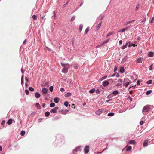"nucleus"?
Returning a JSON list of instances; mask_svg holds the SVG:
<instances>
[{"mask_svg": "<svg viewBox=\"0 0 154 154\" xmlns=\"http://www.w3.org/2000/svg\"><path fill=\"white\" fill-rule=\"evenodd\" d=\"M79 149V148L78 147H77L76 149H74L73 151V153L74 154H76V152L77 151V150L78 149Z\"/></svg>", "mask_w": 154, "mask_h": 154, "instance_id": "5701e85b", "label": "nucleus"}, {"mask_svg": "<svg viewBox=\"0 0 154 154\" xmlns=\"http://www.w3.org/2000/svg\"><path fill=\"white\" fill-rule=\"evenodd\" d=\"M53 87L52 86H51L49 88V90L51 92H52L53 91Z\"/></svg>", "mask_w": 154, "mask_h": 154, "instance_id": "58836bf2", "label": "nucleus"}, {"mask_svg": "<svg viewBox=\"0 0 154 154\" xmlns=\"http://www.w3.org/2000/svg\"><path fill=\"white\" fill-rule=\"evenodd\" d=\"M131 26H128L126 27L123 29L121 30H120L118 31V32H124L125 31H127L130 28Z\"/></svg>", "mask_w": 154, "mask_h": 154, "instance_id": "7ed1b4c3", "label": "nucleus"}, {"mask_svg": "<svg viewBox=\"0 0 154 154\" xmlns=\"http://www.w3.org/2000/svg\"><path fill=\"white\" fill-rule=\"evenodd\" d=\"M25 80L26 81V82H28L29 81V80H28V78L27 77H25Z\"/></svg>", "mask_w": 154, "mask_h": 154, "instance_id": "3c124183", "label": "nucleus"}, {"mask_svg": "<svg viewBox=\"0 0 154 154\" xmlns=\"http://www.w3.org/2000/svg\"><path fill=\"white\" fill-rule=\"evenodd\" d=\"M68 71V69L66 67H64V68L62 70V72L64 73H66Z\"/></svg>", "mask_w": 154, "mask_h": 154, "instance_id": "9d476101", "label": "nucleus"}, {"mask_svg": "<svg viewBox=\"0 0 154 154\" xmlns=\"http://www.w3.org/2000/svg\"><path fill=\"white\" fill-rule=\"evenodd\" d=\"M140 4H138L137 6L135 8V10H138V8H139V7H140Z\"/></svg>", "mask_w": 154, "mask_h": 154, "instance_id": "a19ab883", "label": "nucleus"}, {"mask_svg": "<svg viewBox=\"0 0 154 154\" xmlns=\"http://www.w3.org/2000/svg\"><path fill=\"white\" fill-rule=\"evenodd\" d=\"M83 27V25H80L79 26V30L80 32H81L82 30Z\"/></svg>", "mask_w": 154, "mask_h": 154, "instance_id": "393cba45", "label": "nucleus"}, {"mask_svg": "<svg viewBox=\"0 0 154 154\" xmlns=\"http://www.w3.org/2000/svg\"><path fill=\"white\" fill-rule=\"evenodd\" d=\"M35 96L36 98H38L40 97V95L39 93L36 92L35 94Z\"/></svg>", "mask_w": 154, "mask_h": 154, "instance_id": "4468645a", "label": "nucleus"}, {"mask_svg": "<svg viewBox=\"0 0 154 154\" xmlns=\"http://www.w3.org/2000/svg\"><path fill=\"white\" fill-rule=\"evenodd\" d=\"M154 53L152 52H149L148 54V56L149 57H152L154 55Z\"/></svg>", "mask_w": 154, "mask_h": 154, "instance_id": "f3484780", "label": "nucleus"}, {"mask_svg": "<svg viewBox=\"0 0 154 154\" xmlns=\"http://www.w3.org/2000/svg\"><path fill=\"white\" fill-rule=\"evenodd\" d=\"M50 115V112H46L45 114V115L46 116L48 117Z\"/></svg>", "mask_w": 154, "mask_h": 154, "instance_id": "f704fd0d", "label": "nucleus"}, {"mask_svg": "<svg viewBox=\"0 0 154 154\" xmlns=\"http://www.w3.org/2000/svg\"><path fill=\"white\" fill-rule=\"evenodd\" d=\"M71 95V93L70 92H68L65 95V97H67L69 96H70Z\"/></svg>", "mask_w": 154, "mask_h": 154, "instance_id": "c756f323", "label": "nucleus"}, {"mask_svg": "<svg viewBox=\"0 0 154 154\" xmlns=\"http://www.w3.org/2000/svg\"><path fill=\"white\" fill-rule=\"evenodd\" d=\"M141 81H138L137 82V84L138 85H139Z\"/></svg>", "mask_w": 154, "mask_h": 154, "instance_id": "8fccbe9b", "label": "nucleus"}, {"mask_svg": "<svg viewBox=\"0 0 154 154\" xmlns=\"http://www.w3.org/2000/svg\"><path fill=\"white\" fill-rule=\"evenodd\" d=\"M152 80H149L146 82L147 84H149L152 83Z\"/></svg>", "mask_w": 154, "mask_h": 154, "instance_id": "e433bc0d", "label": "nucleus"}, {"mask_svg": "<svg viewBox=\"0 0 154 154\" xmlns=\"http://www.w3.org/2000/svg\"><path fill=\"white\" fill-rule=\"evenodd\" d=\"M12 119H10L7 122V124L8 125H11L12 123Z\"/></svg>", "mask_w": 154, "mask_h": 154, "instance_id": "a211bd4d", "label": "nucleus"}, {"mask_svg": "<svg viewBox=\"0 0 154 154\" xmlns=\"http://www.w3.org/2000/svg\"><path fill=\"white\" fill-rule=\"evenodd\" d=\"M108 81L111 84H112L113 82V80L112 79H109L108 80Z\"/></svg>", "mask_w": 154, "mask_h": 154, "instance_id": "ea45409f", "label": "nucleus"}, {"mask_svg": "<svg viewBox=\"0 0 154 154\" xmlns=\"http://www.w3.org/2000/svg\"><path fill=\"white\" fill-rule=\"evenodd\" d=\"M152 90H148L146 92V95H149L152 93Z\"/></svg>", "mask_w": 154, "mask_h": 154, "instance_id": "b1692460", "label": "nucleus"}, {"mask_svg": "<svg viewBox=\"0 0 154 154\" xmlns=\"http://www.w3.org/2000/svg\"><path fill=\"white\" fill-rule=\"evenodd\" d=\"M59 109V107H56L52 109H51L50 111V112L51 113H56L57 112V110Z\"/></svg>", "mask_w": 154, "mask_h": 154, "instance_id": "20e7f679", "label": "nucleus"}, {"mask_svg": "<svg viewBox=\"0 0 154 154\" xmlns=\"http://www.w3.org/2000/svg\"><path fill=\"white\" fill-rule=\"evenodd\" d=\"M129 98L130 99L131 101H132V99L131 97H129Z\"/></svg>", "mask_w": 154, "mask_h": 154, "instance_id": "338daca9", "label": "nucleus"}, {"mask_svg": "<svg viewBox=\"0 0 154 154\" xmlns=\"http://www.w3.org/2000/svg\"><path fill=\"white\" fill-rule=\"evenodd\" d=\"M117 67H115L114 68V72H116L117 70Z\"/></svg>", "mask_w": 154, "mask_h": 154, "instance_id": "6e6d98bb", "label": "nucleus"}, {"mask_svg": "<svg viewBox=\"0 0 154 154\" xmlns=\"http://www.w3.org/2000/svg\"><path fill=\"white\" fill-rule=\"evenodd\" d=\"M59 99L58 98H57V97H56V98H55L54 99V101L55 103H58V102H59Z\"/></svg>", "mask_w": 154, "mask_h": 154, "instance_id": "2eb2a0df", "label": "nucleus"}, {"mask_svg": "<svg viewBox=\"0 0 154 154\" xmlns=\"http://www.w3.org/2000/svg\"><path fill=\"white\" fill-rule=\"evenodd\" d=\"M143 61V58L140 57L138 59L137 61V63H141Z\"/></svg>", "mask_w": 154, "mask_h": 154, "instance_id": "6e6552de", "label": "nucleus"}, {"mask_svg": "<svg viewBox=\"0 0 154 154\" xmlns=\"http://www.w3.org/2000/svg\"><path fill=\"white\" fill-rule=\"evenodd\" d=\"M114 115V113H109L108 114V116H113Z\"/></svg>", "mask_w": 154, "mask_h": 154, "instance_id": "c9c22d12", "label": "nucleus"}, {"mask_svg": "<svg viewBox=\"0 0 154 154\" xmlns=\"http://www.w3.org/2000/svg\"><path fill=\"white\" fill-rule=\"evenodd\" d=\"M131 149V146H126L125 147L123 150H125L126 151H130Z\"/></svg>", "mask_w": 154, "mask_h": 154, "instance_id": "423d86ee", "label": "nucleus"}, {"mask_svg": "<svg viewBox=\"0 0 154 154\" xmlns=\"http://www.w3.org/2000/svg\"><path fill=\"white\" fill-rule=\"evenodd\" d=\"M105 112V110L104 109H101L96 111L95 113L96 115H99Z\"/></svg>", "mask_w": 154, "mask_h": 154, "instance_id": "f03ea898", "label": "nucleus"}, {"mask_svg": "<svg viewBox=\"0 0 154 154\" xmlns=\"http://www.w3.org/2000/svg\"><path fill=\"white\" fill-rule=\"evenodd\" d=\"M150 109V108L149 105H146L143 108V112H148Z\"/></svg>", "mask_w": 154, "mask_h": 154, "instance_id": "f257e3e1", "label": "nucleus"}, {"mask_svg": "<svg viewBox=\"0 0 154 154\" xmlns=\"http://www.w3.org/2000/svg\"><path fill=\"white\" fill-rule=\"evenodd\" d=\"M129 143L131 144L135 143V141L134 140H131L129 142Z\"/></svg>", "mask_w": 154, "mask_h": 154, "instance_id": "72a5a7b5", "label": "nucleus"}, {"mask_svg": "<svg viewBox=\"0 0 154 154\" xmlns=\"http://www.w3.org/2000/svg\"><path fill=\"white\" fill-rule=\"evenodd\" d=\"M29 90L31 91H34V89L31 87L29 88Z\"/></svg>", "mask_w": 154, "mask_h": 154, "instance_id": "4c0bfd02", "label": "nucleus"}, {"mask_svg": "<svg viewBox=\"0 0 154 154\" xmlns=\"http://www.w3.org/2000/svg\"><path fill=\"white\" fill-rule=\"evenodd\" d=\"M114 34V32H109L106 35V37H108L110 35H113Z\"/></svg>", "mask_w": 154, "mask_h": 154, "instance_id": "6ab92c4d", "label": "nucleus"}, {"mask_svg": "<svg viewBox=\"0 0 154 154\" xmlns=\"http://www.w3.org/2000/svg\"><path fill=\"white\" fill-rule=\"evenodd\" d=\"M121 85V84H119V83H118L116 85V86H120Z\"/></svg>", "mask_w": 154, "mask_h": 154, "instance_id": "69168bd1", "label": "nucleus"}, {"mask_svg": "<svg viewBox=\"0 0 154 154\" xmlns=\"http://www.w3.org/2000/svg\"><path fill=\"white\" fill-rule=\"evenodd\" d=\"M61 66H63V67H64V66H65V65L63 63H61Z\"/></svg>", "mask_w": 154, "mask_h": 154, "instance_id": "0e129e2a", "label": "nucleus"}, {"mask_svg": "<svg viewBox=\"0 0 154 154\" xmlns=\"http://www.w3.org/2000/svg\"><path fill=\"white\" fill-rule=\"evenodd\" d=\"M37 16L36 15H33L32 16V18L33 20H36L37 19Z\"/></svg>", "mask_w": 154, "mask_h": 154, "instance_id": "bb28decb", "label": "nucleus"}, {"mask_svg": "<svg viewBox=\"0 0 154 154\" xmlns=\"http://www.w3.org/2000/svg\"><path fill=\"white\" fill-rule=\"evenodd\" d=\"M124 71L125 70L123 67H122L120 68V71L122 73H124Z\"/></svg>", "mask_w": 154, "mask_h": 154, "instance_id": "4be33fe9", "label": "nucleus"}, {"mask_svg": "<svg viewBox=\"0 0 154 154\" xmlns=\"http://www.w3.org/2000/svg\"><path fill=\"white\" fill-rule=\"evenodd\" d=\"M64 105L66 107H67L68 105V102L67 101H66L64 103Z\"/></svg>", "mask_w": 154, "mask_h": 154, "instance_id": "79ce46f5", "label": "nucleus"}, {"mask_svg": "<svg viewBox=\"0 0 154 154\" xmlns=\"http://www.w3.org/2000/svg\"><path fill=\"white\" fill-rule=\"evenodd\" d=\"M67 82L70 85V86L72 85V82L71 79H68L67 80Z\"/></svg>", "mask_w": 154, "mask_h": 154, "instance_id": "dca6fc26", "label": "nucleus"}, {"mask_svg": "<svg viewBox=\"0 0 154 154\" xmlns=\"http://www.w3.org/2000/svg\"><path fill=\"white\" fill-rule=\"evenodd\" d=\"M95 91V89L94 88L92 89L89 91V93H93Z\"/></svg>", "mask_w": 154, "mask_h": 154, "instance_id": "cd10ccee", "label": "nucleus"}, {"mask_svg": "<svg viewBox=\"0 0 154 154\" xmlns=\"http://www.w3.org/2000/svg\"><path fill=\"white\" fill-rule=\"evenodd\" d=\"M48 90L46 88H44L42 89V93L44 94H45L47 93Z\"/></svg>", "mask_w": 154, "mask_h": 154, "instance_id": "0eeeda50", "label": "nucleus"}, {"mask_svg": "<svg viewBox=\"0 0 154 154\" xmlns=\"http://www.w3.org/2000/svg\"><path fill=\"white\" fill-rule=\"evenodd\" d=\"M5 123V121H4V120L2 121L1 123L2 125H3Z\"/></svg>", "mask_w": 154, "mask_h": 154, "instance_id": "5fc2aeb1", "label": "nucleus"}, {"mask_svg": "<svg viewBox=\"0 0 154 154\" xmlns=\"http://www.w3.org/2000/svg\"><path fill=\"white\" fill-rule=\"evenodd\" d=\"M132 46H133L134 47H135V44H133L132 43H129V44L128 46V47H131Z\"/></svg>", "mask_w": 154, "mask_h": 154, "instance_id": "473e14b6", "label": "nucleus"}, {"mask_svg": "<svg viewBox=\"0 0 154 154\" xmlns=\"http://www.w3.org/2000/svg\"><path fill=\"white\" fill-rule=\"evenodd\" d=\"M96 92L97 94H99L100 93L99 90L98 89H97L96 91Z\"/></svg>", "mask_w": 154, "mask_h": 154, "instance_id": "49530a36", "label": "nucleus"}, {"mask_svg": "<svg viewBox=\"0 0 154 154\" xmlns=\"http://www.w3.org/2000/svg\"><path fill=\"white\" fill-rule=\"evenodd\" d=\"M83 2H82L81 3V4H80V7H81V6L83 4Z\"/></svg>", "mask_w": 154, "mask_h": 154, "instance_id": "774afa93", "label": "nucleus"}, {"mask_svg": "<svg viewBox=\"0 0 154 154\" xmlns=\"http://www.w3.org/2000/svg\"><path fill=\"white\" fill-rule=\"evenodd\" d=\"M55 103H50V106L51 107H54L55 106Z\"/></svg>", "mask_w": 154, "mask_h": 154, "instance_id": "2f4dec72", "label": "nucleus"}, {"mask_svg": "<svg viewBox=\"0 0 154 154\" xmlns=\"http://www.w3.org/2000/svg\"><path fill=\"white\" fill-rule=\"evenodd\" d=\"M73 67L75 69H76L78 68V66L77 65H73Z\"/></svg>", "mask_w": 154, "mask_h": 154, "instance_id": "09e8293b", "label": "nucleus"}, {"mask_svg": "<svg viewBox=\"0 0 154 154\" xmlns=\"http://www.w3.org/2000/svg\"><path fill=\"white\" fill-rule=\"evenodd\" d=\"M125 82V81H124V85H125V87H127L128 85L130 83L129 82Z\"/></svg>", "mask_w": 154, "mask_h": 154, "instance_id": "aec40b11", "label": "nucleus"}, {"mask_svg": "<svg viewBox=\"0 0 154 154\" xmlns=\"http://www.w3.org/2000/svg\"><path fill=\"white\" fill-rule=\"evenodd\" d=\"M148 140H146L144 141V143L143 144V146L144 147H146L148 145Z\"/></svg>", "mask_w": 154, "mask_h": 154, "instance_id": "1a4fd4ad", "label": "nucleus"}, {"mask_svg": "<svg viewBox=\"0 0 154 154\" xmlns=\"http://www.w3.org/2000/svg\"><path fill=\"white\" fill-rule=\"evenodd\" d=\"M118 93V91L117 90H115L113 92L112 94L116 96Z\"/></svg>", "mask_w": 154, "mask_h": 154, "instance_id": "412c9836", "label": "nucleus"}, {"mask_svg": "<svg viewBox=\"0 0 154 154\" xmlns=\"http://www.w3.org/2000/svg\"><path fill=\"white\" fill-rule=\"evenodd\" d=\"M106 78H107V76H104V77H102V78H101L100 79L101 80H103V79H106Z\"/></svg>", "mask_w": 154, "mask_h": 154, "instance_id": "de8ad7c7", "label": "nucleus"}, {"mask_svg": "<svg viewBox=\"0 0 154 154\" xmlns=\"http://www.w3.org/2000/svg\"><path fill=\"white\" fill-rule=\"evenodd\" d=\"M26 42V39H25L23 42V44H25Z\"/></svg>", "mask_w": 154, "mask_h": 154, "instance_id": "e2e57ef3", "label": "nucleus"}, {"mask_svg": "<svg viewBox=\"0 0 154 154\" xmlns=\"http://www.w3.org/2000/svg\"><path fill=\"white\" fill-rule=\"evenodd\" d=\"M144 123V121H141L140 122V125H143Z\"/></svg>", "mask_w": 154, "mask_h": 154, "instance_id": "864d4df0", "label": "nucleus"}, {"mask_svg": "<svg viewBox=\"0 0 154 154\" xmlns=\"http://www.w3.org/2000/svg\"><path fill=\"white\" fill-rule=\"evenodd\" d=\"M89 146L88 145L86 146L85 147L84 150L85 154L88 152L89 151Z\"/></svg>", "mask_w": 154, "mask_h": 154, "instance_id": "39448f33", "label": "nucleus"}, {"mask_svg": "<svg viewBox=\"0 0 154 154\" xmlns=\"http://www.w3.org/2000/svg\"><path fill=\"white\" fill-rule=\"evenodd\" d=\"M134 21V20H132V21H127L126 23V25H127L128 24L130 23H131L132 22H133Z\"/></svg>", "mask_w": 154, "mask_h": 154, "instance_id": "37998d69", "label": "nucleus"}, {"mask_svg": "<svg viewBox=\"0 0 154 154\" xmlns=\"http://www.w3.org/2000/svg\"><path fill=\"white\" fill-rule=\"evenodd\" d=\"M25 134V131H22L20 133L21 136H23Z\"/></svg>", "mask_w": 154, "mask_h": 154, "instance_id": "7c9ffc66", "label": "nucleus"}, {"mask_svg": "<svg viewBox=\"0 0 154 154\" xmlns=\"http://www.w3.org/2000/svg\"><path fill=\"white\" fill-rule=\"evenodd\" d=\"M152 65L149 66V70H152Z\"/></svg>", "mask_w": 154, "mask_h": 154, "instance_id": "4d7b16f0", "label": "nucleus"}, {"mask_svg": "<svg viewBox=\"0 0 154 154\" xmlns=\"http://www.w3.org/2000/svg\"><path fill=\"white\" fill-rule=\"evenodd\" d=\"M119 43L121 44H122V41L121 40H120L119 41Z\"/></svg>", "mask_w": 154, "mask_h": 154, "instance_id": "680f3d73", "label": "nucleus"}, {"mask_svg": "<svg viewBox=\"0 0 154 154\" xmlns=\"http://www.w3.org/2000/svg\"><path fill=\"white\" fill-rule=\"evenodd\" d=\"M89 27H88L86 29L85 32V34H86L89 31Z\"/></svg>", "mask_w": 154, "mask_h": 154, "instance_id": "c85d7f7f", "label": "nucleus"}, {"mask_svg": "<svg viewBox=\"0 0 154 154\" xmlns=\"http://www.w3.org/2000/svg\"><path fill=\"white\" fill-rule=\"evenodd\" d=\"M35 106L38 109H41V106L39 103H36L35 104Z\"/></svg>", "mask_w": 154, "mask_h": 154, "instance_id": "a878e982", "label": "nucleus"}, {"mask_svg": "<svg viewBox=\"0 0 154 154\" xmlns=\"http://www.w3.org/2000/svg\"><path fill=\"white\" fill-rule=\"evenodd\" d=\"M42 107L44 108L45 107V103H43L42 105Z\"/></svg>", "mask_w": 154, "mask_h": 154, "instance_id": "bf43d9fd", "label": "nucleus"}, {"mask_svg": "<svg viewBox=\"0 0 154 154\" xmlns=\"http://www.w3.org/2000/svg\"><path fill=\"white\" fill-rule=\"evenodd\" d=\"M75 19V16H73L72 18H71L70 20L71 21H73Z\"/></svg>", "mask_w": 154, "mask_h": 154, "instance_id": "c03bdc74", "label": "nucleus"}, {"mask_svg": "<svg viewBox=\"0 0 154 154\" xmlns=\"http://www.w3.org/2000/svg\"><path fill=\"white\" fill-rule=\"evenodd\" d=\"M25 92L27 95H28L29 94V91L27 89H26L25 90Z\"/></svg>", "mask_w": 154, "mask_h": 154, "instance_id": "a18cd8bd", "label": "nucleus"}, {"mask_svg": "<svg viewBox=\"0 0 154 154\" xmlns=\"http://www.w3.org/2000/svg\"><path fill=\"white\" fill-rule=\"evenodd\" d=\"M102 23V21L100 22L98 24V25L96 26V30L97 31L98 29H99V28L100 27L101 24Z\"/></svg>", "mask_w": 154, "mask_h": 154, "instance_id": "f8f14e48", "label": "nucleus"}, {"mask_svg": "<svg viewBox=\"0 0 154 154\" xmlns=\"http://www.w3.org/2000/svg\"><path fill=\"white\" fill-rule=\"evenodd\" d=\"M46 14H45L44 15H43L42 16H41V18L42 19H44V17L45 16Z\"/></svg>", "mask_w": 154, "mask_h": 154, "instance_id": "13d9d810", "label": "nucleus"}, {"mask_svg": "<svg viewBox=\"0 0 154 154\" xmlns=\"http://www.w3.org/2000/svg\"><path fill=\"white\" fill-rule=\"evenodd\" d=\"M128 42H127L126 43V44L125 45H124L123 46H122L121 48L122 49H124L125 48L127 47L128 44Z\"/></svg>", "mask_w": 154, "mask_h": 154, "instance_id": "ddd939ff", "label": "nucleus"}, {"mask_svg": "<svg viewBox=\"0 0 154 154\" xmlns=\"http://www.w3.org/2000/svg\"><path fill=\"white\" fill-rule=\"evenodd\" d=\"M109 84V82L108 81H105L103 82V85L104 86H106Z\"/></svg>", "mask_w": 154, "mask_h": 154, "instance_id": "9b49d317", "label": "nucleus"}, {"mask_svg": "<svg viewBox=\"0 0 154 154\" xmlns=\"http://www.w3.org/2000/svg\"><path fill=\"white\" fill-rule=\"evenodd\" d=\"M60 90L61 92H63V91H65L64 89L63 88H60Z\"/></svg>", "mask_w": 154, "mask_h": 154, "instance_id": "603ef678", "label": "nucleus"}, {"mask_svg": "<svg viewBox=\"0 0 154 154\" xmlns=\"http://www.w3.org/2000/svg\"><path fill=\"white\" fill-rule=\"evenodd\" d=\"M109 38L106 41H105V42H104V43L108 42L109 41Z\"/></svg>", "mask_w": 154, "mask_h": 154, "instance_id": "052dcab7", "label": "nucleus"}]
</instances>
